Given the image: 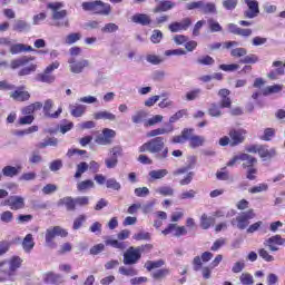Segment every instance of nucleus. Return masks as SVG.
I'll use <instances>...</instances> for the list:
<instances>
[{
	"label": "nucleus",
	"mask_w": 285,
	"mask_h": 285,
	"mask_svg": "<svg viewBox=\"0 0 285 285\" xmlns=\"http://www.w3.org/2000/svg\"><path fill=\"white\" fill-rule=\"evenodd\" d=\"M132 23H138L139 26H150L153 20L150 19V16L146 13H136L131 17Z\"/></svg>",
	"instance_id": "nucleus-17"
},
{
	"label": "nucleus",
	"mask_w": 285,
	"mask_h": 285,
	"mask_svg": "<svg viewBox=\"0 0 285 285\" xmlns=\"http://www.w3.org/2000/svg\"><path fill=\"white\" fill-rule=\"evenodd\" d=\"M202 95V89H193L191 91H188L186 94L187 101H195V99H199V96Z\"/></svg>",
	"instance_id": "nucleus-52"
},
{
	"label": "nucleus",
	"mask_w": 285,
	"mask_h": 285,
	"mask_svg": "<svg viewBox=\"0 0 285 285\" xmlns=\"http://www.w3.org/2000/svg\"><path fill=\"white\" fill-rule=\"evenodd\" d=\"M69 109H70L71 117L79 118L86 115L87 107L86 105L76 104V105H69Z\"/></svg>",
	"instance_id": "nucleus-20"
},
{
	"label": "nucleus",
	"mask_w": 285,
	"mask_h": 285,
	"mask_svg": "<svg viewBox=\"0 0 285 285\" xmlns=\"http://www.w3.org/2000/svg\"><path fill=\"white\" fill-rule=\"evenodd\" d=\"M136 242H150V233L139 232L132 236Z\"/></svg>",
	"instance_id": "nucleus-43"
},
{
	"label": "nucleus",
	"mask_w": 285,
	"mask_h": 285,
	"mask_svg": "<svg viewBox=\"0 0 285 285\" xmlns=\"http://www.w3.org/2000/svg\"><path fill=\"white\" fill-rule=\"evenodd\" d=\"M118 273L125 277H135L139 272L135 267L120 266Z\"/></svg>",
	"instance_id": "nucleus-29"
},
{
	"label": "nucleus",
	"mask_w": 285,
	"mask_h": 285,
	"mask_svg": "<svg viewBox=\"0 0 285 285\" xmlns=\"http://www.w3.org/2000/svg\"><path fill=\"white\" fill-rule=\"evenodd\" d=\"M258 255L264 262H275V256L271 255L265 248L258 249Z\"/></svg>",
	"instance_id": "nucleus-51"
},
{
	"label": "nucleus",
	"mask_w": 285,
	"mask_h": 285,
	"mask_svg": "<svg viewBox=\"0 0 285 285\" xmlns=\"http://www.w3.org/2000/svg\"><path fill=\"white\" fill-rule=\"evenodd\" d=\"M33 60H35V58H32V57L28 58L27 56H23L21 58L12 60L11 68H12V70H17V68H21L22 66H26L27 63H30V61H33Z\"/></svg>",
	"instance_id": "nucleus-25"
},
{
	"label": "nucleus",
	"mask_w": 285,
	"mask_h": 285,
	"mask_svg": "<svg viewBox=\"0 0 285 285\" xmlns=\"http://www.w3.org/2000/svg\"><path fill=\"white\" fill-rule=\"evenodd\" d=\"M284 244L285 238H282V235H274L264 242V246H266L272 253H277V250H279V246H284Z\"/></svg>",
	"instance_id": "nucleus-10"
},
{
	"label": "nucleus",
	"mask_w": 285,
	"mask_h": 285,
	"mask_svg": "<svg viewBox=\"0 0 285 285\" xmlns=\"http://www.w3.org/2000/svg\"><path fill=\"white\" fill-rule=\"evenodd\" d=\"M273 137H275V129L266 128L264 130V134L261 136V139L263 141H271V139H273Z\"/></svg>",
	"instance_id": "nucleus-58"
},
{
	"label": "nucleus",
	"mask_w": 285,
	"mask_h": 285,
	"mask_svg": "<svg viewBox=\"0 0 285 285\" xmlns=\"http://www.w3.org/2000/svg\"><path fill=\"white\" fill-rule=\"evenodd\" d=\"M197 63L200 66H213V63H215V59L210 56H203L197 59Z\"/></svg>",
	"instance_id": "nucleus-60"
},
{
	"label": "nucleus",
	"mask_w": 285,
	"mask_h": 285,
	"mask_svg": "<svg viewBox=\"0 0 285 285\" xmlns=\"http://www.w3.org/2000/svg\"><path fill=\"white\" fill-rule=\"evenodd\" d=\"M68 63L70 65L69 68L70 71L73 72V75H81V72H83V69L90 66V62L86 59L77 61L75 60V58H71L68 60Z\"/></svg>",
	"instance_id": "nucleus-12"
},
{
	"label": "nucleus",
	"mask_w": 285,
	"mask_h": 285,
	"mask_svg": "<svg viewBox=\"0 0 285 285\" xmlns=\"http://www.w3.org/2000/svg\"><path fill=\"white\" fill-rule=\"evenodd\" d=\"M175 8V2L173 1H161L155 9L154 12H168V10H173Z\"/></svg>",
	"instance_id": "nucleus-26"
},
{
	"label": "nucleus",
	"mask_w": 285,
	"mask_h": 285,
	"mask_svg": "<svg viewBox=\"0 0 285 285\" xmlns=\"http://www.w3.org/2000/svg\"><path fill=\"white\" fill-rule=\"evenodd\" d=\"M222 105L217 106L216 104L210 105L208 112L210 117H222Z\"/></svg>",
	"instance_id": "nucleus-47"
},
{
	"label": "nucleus",
	"mask_w": 285,
	"mask_h": 285,
	"mask_svg": "<svg viewBox=\"0 0 285 285\" xmlns=\"http://www.w3.org/2000/svg\"><path fill=\"white\" fill-rule=\"evenodd\" d=\"M60 204L66 206L67 210H75L77 208L76 199L72 197H65L60 199Z\"/></svg>",
	"instance_id": "nucleus-34"
},
{
	"label": "nucleus",
	"mask_w": 285,
	"mask_h": 285,
	"mask_svg": "<svg viewBox=\"0 0 285 285\" xmlns=\"http://www.w3.org/2000/svg\"><path fill=\"white\" fill-rule=\"evenodd\" d=\"M47 8L48 10H51L52 14H55V12H59V10L63 8V2H48Z\"/></svg>",
	"instance_id": "nucleus-61"
},
{
	"label": "nucleus",
	"mask_w": 285,
	"mask_h": 285,
	"mask_svg": "<svg viewBox=\"0 0 285 285\" xmlns=\"http://www.w3.org/2000/svg\"><path fill=\"white\" fill-rule=\"evenodd\" d=\"M247 10L244 12L246 19H255L259 14V2L257 0H245Z\"/></svg>",
	"instance_id": "nucleus-14"
},
{
	"label": "nucleus",
	"mask_w": 285,
	"mask_h": 285,
	"mask_svg": "<svg viewBox=\"0 0 285 285\" xmlns=\"http://www.w3.org/2000/svg\"><path fill=\"white\" fill-rule=\"evenodd\" d=\"M268 190V185L266 183L258 184L249 189V193L252 195H255L257 193H266Z\"/></svg>",
	"instance_id": "nucleus-49"
},
{
	"label": "nucleus",
	"mask_w": 285,
	"mask_h": 285,
	"mask_svg": "<svg viewBox=\"0 0 285 285\" xmlns=\"http://www.w3.org/2000/svg\"><path fill=\"white\" fill-rule=\"evenodd\" d=\"M202 12H204V14H217V7L214 2H203Z\"/></svg>",
	"instance_id": "nucleus-36"
},
{
	"label": "nucleus",
	"mask_w": 285,
	"mask_h": 285,
	"mask_svg": "<svg viewBox=\"0 0 285 285\" xmlns=\"http://www.w3.org/2000/svg\"><path fill=\"white\" fill-rule=\"evenodd\" d=\"M161 266H164V261L159 259V261H148L145 264V268H147V271H153L154 268H161Z\"/></svg>",
	"instance_id": "nucleus-46"
},
{
	"label": "nucleus",
	"mask_w": 285,
	"mask_h": 285,
	"mask_svg": "<svg viewBox=\"0 0 285 285\" xmlns=\"http://www.w3.org/2000/svg\"><path fill=\"white\" fill-rule=\"evenodd\" d=\"M154 137L155 138L139 147V153H150L159 160L168 159V147H166V140L160 135Z\"/></svg>",
	"instance_id": "nucleus-1"
},
{
	"label": "nucleus",
	"mask_w": 285,
	"mask_h": 285,
	"mask_svg": "<svg viewBox=\"0 0 285 285\" xmlns=\"http://www.w3.org/2000/svg\"><path fill=\"white\" fill-rule=\"evenodd\" d=\"M0 206H9L11 210H21L26 208V198L23 196H10L0 203Z\"/></svg>",
	"instance_id": "nucleus-7"
},
{
	"label": "nucleus",
	"mask_w": 285,
	"mask_h": 285,
	"mask_svg": "<svg viewBox=\"0 0 285 285\" xmlns=\"http://www.w3.org/2000/svg\"><path fill=\"white\" fill-rule=\"evenodd\" d=\"M146 115L147 114L144 110L136 111V114L131 116L132 124H141V121L146 119Z\"/></svg>",
	"instance_id": "nucleus-50"
},
{
	"label": "nucleus",
	"mask_w": 285,
	"mask_h": 285,
	"mask_svg": "<svg viewBox=\"0 0 285 285\" xmlns=\"http://www.w3.org/2000/svg\"><path fill=\"white\" fill-rule=\"evenodd\" d=\"M9 47L11 55H19V52H26V45L23 43H11Z\"/></svg>",
	"instance_id": "nucleus-53"
},
{
	"label": "nucleus",
	"mask_w": 285,
	"mask_h": 285,
	"mask_svg": "<svg viewBox=\"0 0 285 285\" xmlns=\"http://www.w3.org/2000/svg\"><path fill=\"white\" fill-rule=\"evenodd\" d=\"M80 39L81 35L79 32H72L65 38V43L67 46H72V43H77V41H79Z\"/></svg>",
	"instance_id": "nucleus-41"
},
{
	"label": "nucleus",
	"mask_w": 285,
	"mask_h": 285,
	"mask_svg": "<svg viewBox=\"0 0 285 285\" xmlns=\"http://www.w3.org/2000/svg\"><path fill=\"white\" fill-rule=\"evenodd\" d=\"M94 119H107V121H116L117 116L108 110H101L94 114Z\"/></svg>",
	"instance_id": "nucleus-23"
},
{
	"label": "nucleus",
	"mask_w": 285,
	"mask_h": 285,
	"mask_svg": "<svg viewBox=\"0 0 285 285\" xmlns=\"http://www.w3.org/2000/svg\"><path fill=\"white\" fill-rule=\"evenodd\" d=\"M41 108H43V105L41 102L31 104L22 109V115L30 116L32 115V112H35V110H41Z\"/></svg>",
	"instance_id": "nucleus-35"
},
{
	"label": "nucleus",
	"mask_w": 285,
	"mask_h": 285,
	"mask_svg": "<svg viewBox=\"0 0 285 285\" xmlns=\"http://www.w3.org/2000/svg\"><path fill=\"white\" fill-rule=\"evenodd\" d=\"M56 237H68V232L60 226L49 227L45 233V244L47 248H57Z\"/></svg>",
	"instance_id": "nucleus-4"
},
{
	"label": "nucleus",
	"mask_w": 285,
	"mask_h": 285,
	"mask_svg": "<svg viewBox=\"0 0 285 285\" xmlns=\"http://www.w3.org/2000/svg\"><path fill=\"white\" fill-rule=\"evenodd\" d=\"M117 30H119V26L112 22L105 24V27L101 29L102 32H107V33L117 32Z\"/></svg>",
	"instance_id": "nucleus-64"
},
{
	"label": "nucleus",
	"mask_w": 285,
	"mask_h": 285,
	"mask_svg": "<svg viewBox=\"0 0 285 285\" xmlns=\"http://www.w3.org/2000/svg\"><path fill=\"white\" fill-rule=\"evenodd\" d=\"M232 57H236V58H242V57H246V55H248V50H246V48H235L230 51Z\"/></svg>",
	"instance_id": "nucleus-59"
},
{
	"label": "nucleus",
	"mask_w": 285,
	"mask_h": 285,
	"mask_svg": "<svg viewBox=\"0 0 285 285\" xmlns=\"http://www.w3.org/2000/svg\"><path fill=\"white\" fill-rule=\"evenodd\" d=\"M237 161H245L243 164V168H253L255 164H257V158L248 155V154H240L235 156L232 160L227 163V166H235Z\"/></svg>",
	"instance_id": "nucleus-8"
},
{
	"label": "nucleus",
	"mask_w": 285,
	"mask_h": 285,
	"mask_svg": "<svg viewBox=\"0 0 285 285\" xmlns=\"http://www.w3.org/2000/svg\"><path fill=\"white\" fill-rule=\"evenodd\" d=\"M193 21L190 18H185L180 22H173L169 24L170 32H181V30H186L187 28H190Z\"/></svg>",
	"instance_id": "nucleus-15"
},
{
	"label": "nucleus",
	"mask_w": 285,
	"mask_h": 285,
	"mask_svg": "<svg viewBox=\"0 0 285 285\" xmlns=\"http://www.w3.org/2000/svg\"><path fill=\"white\" fill-rule=\"evenodd\" d=\"M255 210L249 209L247 212L238 214L235 218L232 219L230 224L232 226L238 228V230H245V228H248L250 219H255Z\"/></svg>",
	"instance_id": "nucleus-6"
},
{
	"label": "nucleus",
	"mask_w": 285,
	"mask_h": 285,
	"mask_svg": "<svg viewBox=\"0 0 285 285\" xmlns=\"http://www.w3.org/2000/svg\"><path fill=\"white\" fill-rule=\"evenodd\" d=\"M20 173H21V167L6 166L2 169V174L4 175V177H17V175Z\"/></svg>",
	"instance_id": "nucleus-31"
},
{
	"label": "nucleus",
	"mask_w": 285,
	"mask_h": 285,
	"mask_svg": "<svg viewBox=\"0 0 285 285\" xmlns=\"http://www.w3.org/2000/svg\"><path fill=\"white\" fill-rule=\"evenodd\" d=\"M14 101H28L30 99V92L24 91V87H19L13 94H11Z\"/></svg>",
	"instance_id": "nucleus-21"
},
{
	"label": "nucleus",
	"mask_w": 285,
	"mask_h": 285,
	"mask_svg": "<svg viewBox=\"0 0 285 285\" xmlns=\"http://www.w3.org/2000/svg\"><path fill=\"white\" fill-rule=\"evenodd\" d=\"M219 97H222L220 100V108H230V98L228 97V95H230V90L228 89H220L218 91Z\"/></svg>",
	"instance_id": "nucleus-24"
},
{
	"label": "nucleus",
	"mask_w": 285,
	"mask_h": 285,
	"mask_svg": "<svg viewBox=\"0 0 285 285\" xmlns=\"http://www.w3.org/2000/svg\"><path fill=\"white\" fill-rule=\"evenodd\" d=\"M149 181H157L168 176V169H154L149 171Z\"/></svg>",
	"instance_id": "nucleus-22"
},
{
	"label": "nucleus",
	"mask_w": 285,
	"mask_h": 285,
	"mask_svg": "<svg viewBox=\"0 0 285 285\" xmlns=\"http://www.w3.org/2000/svg\"><path fill=\"white\" fill-rule=\"evenodd\" d=\"M36 79L42 83H52L55 81V76L45 70V72L39 73Z\"/></svg>",
	"instance_id": "nucleus-33"
},
{
	"label": "nucleus",
	"mask_w": 285,
	"mask_h": 285,
	"mask_svg": "<svg viewBox=\"0 0 285 285\" xmlns=\"http://www.w3.org/2000/svg\"><path fill=\"white\" fill-rule=\"evenodd\" d=\"M53 106H55V101H52V99H48L45 101V105H43L45 117H49V119H59V116L61 115V112H63V108L59 107L58 110L52 114L50 111L52 110Z\"/></svg>",
	"instance_id": "nucleus-13"
},
{
	"label": "nucleus",
	"mask_w": 285,
	"mask_h": 285,
	"mask_svg": "<svg viewBox=\"0 0 285 285\" xmlns=\"http://www.w3.org/2000/svg\"><path fill=\"white\" fill-rule=\"evenodd\" d=\"M213 224H215V218L214 217H208V215L203 214L200 217V227L204 230H208V228H210V226H213Z\"/></svg>",
	"instance_id": "nucleus-30"
},
{
	"label": "nucleus",
	"mask_w": 285,
	"mask_h": 285,
	"mask_svg": "<svg viewBox=\"0 0 285 285\" xmlns=\"http://www.w3.org/2000/svg\"><path fill=\"white\" fill-rule=\"evenodd\" d=\"M106 187L111 190H121V183L117 181L115 178H109L106 181Z\"/></svg>",
	"instance_id": "nucleus-45"
},
{
	"label": "nucleus",
	"mask_w": 285,
	"mask_h": 285,
	"mask_svg": "<svg viewBox=\"0 0 285 285\" xmlns=\"http://www.w3.org/2000/svg\"><path fill=\"white\" fill-rule=\"evenodd\" d=\"M161 39H164V33L161 32V30L159 29L154 30L150 37V41L153 43H160Z\"/></svg>",
	"instance_id": "nucleus-57"
},
{
	"label": "nucleus",
	"mask_w": 285,
	"mask_h": 285,
	"mask_svg": "<svg viewBox=\"0 0 285 285\" xmlns=\"http://www.w3.org/2000/svg\"><path fill=\"white\" fill-rule=\"evenodd\" d=\"M89 165L88 163H80L77 165V171L75 174L76 179L81 178V175L88 170Z\"/></svg>",
	"instance_id": "nucleus-55"
},
{
	"label": "nucleus",
	"mask_w": 285,
	"mask_h": 285,
	"mask_svg": "<svg viewBox=\"0 0 285 285\" xmlns=\"http://www.w3.org/2000/svg\"><path fill=\"white\" fill-rule=\"evenodd\" d=\"M115 137H117V131L114 129L105 128L102 132L96 137L95 141L99 146H110Z\"/></svg>",
	"instance_id": "nucleus-9"
},
{
	"label": "nucleus",
	"mask_w": 285,
	"mask_h": 285,
	"mask_svg": "<svg viewBox=\"0 0 285 285\" xmlns=\"http://www.w3.org/2000/svg\"><path fill=\"white\" fill-rule=\"evenodd\" d=\"M163 121L164 116L155 115L146 121L145 126H157V124H161Z\"/></svg>",
	"instance_id": "nucleus-56"
},
{
	"label": "nucleus",
	"mask_w": 285,
	"mask_h": 285,
	"mask_svg": "<svg viewBox=\"0 0 285 285\" xmlns=\"http://www.w3.org/2000/svg\"><path fill=\"white\" fill-rule=\"evenodd\" d=\"M235 215V209L226 212V209H218L214 213V217H233Z\"/></svg>",
	"instance_id": "nucleus-62"
},
{
	"label": "nucleus",
	"mask_w": 285,
	"mask_h": 285,
	"mask_svg": "<svg viewBox=\"0 0 285 285\" xmlns=\"http://www.w3.org/2000/svg\"><path fill=\"white\" fill-rule=\"evenodd\" d=\"M247 131L246 129H230L229 137L232 139L230 146H239V144H244L246 139Z\"/></svg>",
	"instance_id": "nucleus-11"
},
{
	"label": "nucleus",
	"mask_w": 285,
	"mask_h": 285,
	"mask_svg": "<svg viewBox=\"0 0 285 285\" xmlns=\"http://www.w3.org/2000/svg\"><path fill=\"white\" fill-rule=\"evenodd\" d=\"M188 116V109L178 110L171 117H169V122L165 125V127H160L147 132V137H159V135H170V132L175 131V126L173 124H177L179 119Z\"/></svg>",
	"instance_id": "nucleus-2"
},
{
	"label": "nucleus",
	"mask_w": 285,
	"mask_h": 285,
	"mask_svg": "<svg viewBox=\"0 0 285 285\" xmlns=\"http://www.w3.org/2000/svg\"><path fill=\"white\" fill-rule=\"evenodd\" d=\"M106 245L111 246L112 248H118V250H126V248H128L126 242H119L117 239H107Z\"/></svg>",
	"instance_id": "nucleus-32"
},
{
	"label": "nucleus",
	"mask_w": 285,
	"mask_h": 285,
	"mask_svg": "<svg viewBox=\"0 0 285 285\" xmlns=\"http://www.w3.org/2000/svg\"><path fill=\"white\" fill-rule=\"evenodd\" d=\"M90 188H95V181L87 179V180H82L80 183H78L77 185V189L80 193H83V190H90Z\"/></svg>",
	"instance_id": "nucleus-40"
},
{
	"label": "nucleus",
	"mask_w": 285,
	"mask_h": 285,
	"mask_svg": "<svg viewBox=\"0 0 285 285\" xmlns=\"http://www.w3.org/2000/svg\"><path fill=\"white\" fill-rule=\"evenodd\" d=\"M153 250L151 244L141 245L139 247H129L124 254V264L125 266H132L141 259V253Z\"/></svg>",
	"instance_id": "nucleus-3"
},
{
	"label": "nucleus",
	"mask_w": 285,
	"mask_h": 285,
	"mask_svg": "<svg viewBox=\"0 0 285 285\" xmlns=\"http://www.w3.org/2000/svg\"><path fill=\"white\" fill-rule=\"evenodd\" d=\"M43 282L46 284H57V282H61V275L49 272L43 275Z\"/></svg>",
	"instance_id": "nucleus-28"
},
{
	"label": "nucleus",
	"mask_w": 285,
	"mask_h": 285,
	"mask_svg": "<svg viewBox=\"0 0 285 285\" xmlns=\"http://www.w3.org/2000/svg\"><path fill=\"white\" fill-rule=\"evenodd\" d=\"M82 10L88 12H95V14H110L111 7L109 3H106L101 0L92 2H82Z\"/></svg>",
	"instance_id": "nucleus-5"
},
{
	"label": "nucleus",
	"mask_w": 285,
	"mask_h": 285,
	"mask_svg": "<svg viewBox=\"0 0 285 285\" xmlns=\"http://www.w3.org/2000/svg\"><path fill=\"white\" fill-rule=\"evenodd\" d=\"M239 282L242 285H253L255 284V278L249 273H243L239 276Z\"/></svg>",
	"instance_id": "nucleus-42"
},
{
	"label": "nucleus",
	"mask_w": 285,
	"mask_h": 285,
	"mask_svg": "<svg viewBox=\"0 0 285 285\" xmlns=\"http://www.w3.org/2000/svg\"><path fill=\"white\" fill-rule=\"evenodd\" d=\"M146 61L153 66H159V63L164 62V59L157 55H147Z\"/></svg>",
	"instance_id": "nucleus-54"
},
{
	"label": "nucleus",
	"mask_w": 285,
	"mask_h": 285,
	"mask_svg": "<svg viewBox=\"0 0 285 285\" xmlns=\"http://www.w3.org/2000/svg\"><path fill=\"white\" fill-rule=\"evenodd\" d=\"M210 32H222V24L217 22L215 19L210 18L207 20Z\"/></svg>",
	"instance_id": "nucleus-48"
},
{
	"label": "nucleus",
	"mask_w": 285,
	"mask_h": 285,
	"mask_svg": "<svg viewBox=\"0 0 285 285\" xmlns=\"http://www.w3.org/2000/svg\"><path fill=\"white\" fill-rule=\"evenodd\" d=\"M134 193L136 197H148V195H150V189H148V187H138Z\"/></svg>",
	"instance_id": "nucleus-63"
},
{
	"label": "nucleus",
	"mask_w": 285,
	"mask_h": 285,
	"mask_svg": "<svg viewBox=\"0 0 285 285\" xmlns=\"http://www.w3.org/2000/svg\"><path fill=\"white\" fill-rule=\"evenodd\" d=\"M158 195H163V197H173L175 195V189L170 186H161L156 189Z\"/></svg>",
	"instance_id": "nucleus-37"
},
{
	"label": "nucleus",
	"mask_w": 285,
	"mask_h": 285,
	"mask_svg": "<svg viewBox=\"0 0 285 285\" xmlns=\"http://www.w3.org/2000/svg\"><path fill=\"white\" fill-rule=\"evenodd\" d=\"M13 30L17 32H26V30H30V24L26 22V20H17L13 24Z\"/></svg>",
	"instance_id": "nucleus-38"
},
{
	"label": "nucleus",
	"mask_w": 285,
	"mask_h": 285,
	"mask_svg": "<svg viewBox=\"0 0 285 285\" xmlns=\"http://www.w3.org/2000/svg\"><path fill=\"white\" fill-rule=\"evenodd\" d=\"M22 263H23V261L21 259V257L12 256L9 259V271L7 273L8 277L11 278L14 275V273L17 272V269L21 268Z\"/></svg>",
	"instance_id": "nucleus-16"
},
{
	"label": "nucleus",
	"mask_w": 285,
	"mask_h": 285,
	"mask_svg": "<svg viewBox=\"0 0 285 285\" xmlns=\"http://www.w3.org/2000/svg\"><path fill=\"white\" fill-rule=\"evenodd\" d=\"M204 144H206V138L204 136H193L189 141L191 148H199V146H204Z\"/></svg>",
	"instance_id": "nucleus-39"
},
{
	"label": "nucleus",
	"mask_w": 285,
	"mask_h": 285,
	"mask_svg": "<svg viewBox=\"0 0 285 285\" xmlns=\"http://www.w3.org/2000/svg\"><path fill=\"white\" fill-rule=\"evenodd\" d=\"M282 90H284V85H274L266 87L262 92L264 97H268V95H277L278 92H282Z\"/></svg>",
	"instance_id": "nucleus-27"
},
{
	"label": "nucleus",
	"mask_w": 285,
	"mask_h": 285,
	"mask_svg": "<svg viewBox=\"0 0 285 285\" xmlns=\"http://www.w3.org/2000/svg\"><path fill=\"white\" fill-rule=\"evenodd\" d=\"M35 248V236L32 234H27L22 240V250L24 253H32Z\"/></svg>",
	"instance_id": "nucleus-19"
},
{
	"label": "nucleus",
	"mask_w": 285,
	"mask_h": 285,
	"mask_svg": "<svg viewBox=\"0 0 285 285\" xmlns=\"http://www.w3.org/2000/svg\"><path fill=\"white\" fill-rule=\"evenodd\" d=\"M258 155L262 159H273V157L277 156V150H275V148L261 146L258 149Z\"/></svg>",
	"instance_id": "nucleus-18"
},
{
	"label": "nucleus",
	"mask_w": 285,
	"mask_h": 285,
	"mask_svg": "<svg viewBox=\"0 0 285 285\" xmlns=\"http://www.w3.org/2000/svg\"><path fill=\"white\" fill-rule=\"evenodd\" d=\"M259 57L255 53H249L239 60L240 63H257Z\"/></svg>",
	"instance_id": "nucleus-44"
}]
</instances>
